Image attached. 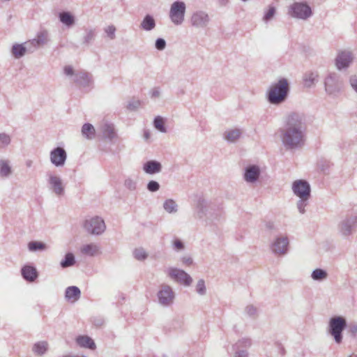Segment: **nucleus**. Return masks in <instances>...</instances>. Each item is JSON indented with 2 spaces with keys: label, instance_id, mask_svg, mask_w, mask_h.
<instances>
[{
  "label": "nucleus",
  "instance_id": "nucleus-1",
  "mask_svg": "<svg viewBox=\"0 0 357 357\" xmlns=\"http://www.w3.org/2000/svg\"><path fill=\"white\" fill-rule=\"evenodd\" d=\"M303 114H289L284 126L280 130L282 144L286 150H298L303 148L306 142V122Z\"/></svg>",
  "mask_w": 357,
  "mask_h": 357
},
{
  "label": "nucleus",
  "instance_id": "nucleus-2",
  "mask_svg": "<svg viewBox=\"0 0 357 357\" xmlns=\"http://www.w3.org/2000/svg\"><path fill=\"white\" fill-rule=\"evenodd\" d=\"M289 91V80L287 78L281 77L270 86L267 92V100L272 105H280L287 100Z\"/></svg>",
  "mask_w": 357,
  "mask_h": 357
},
{
  "label": "nucleus",
  "instance_id": "nucleus-3",
  "mask_svg": "<svg viewBox=\"0 0 357 357\" xmlns=\"http://www.w3.org/2000/svg\"><path fill=\"white\" fill-rule=\"evenodd\" d=\"M291 190L294 195L298 197L296 207L301 214L306 211L305 207L309 204L311 197V188L309 183L303 179L296 180L292 183Z\"/></svg>",
  "mask_w": 357,
  "mask_h": 357
},
{
  "label": "nucleus",
  "instance_id": "nucleus-4",
  "mask_svg": "<svg viewBox=\"0 0 357 357\" xmlns=\"http://www.w3.org/2000/svg\"><path fill=\"white\" fill-rule=\"evenodd\" d=\"M64 74L72 78V81L79 88L87 91L93 87V75L85 70L75 71L71 66H66L63 68Z\"/></svg>",
  "mask_w": 357,
  "mask_h": 357
},
{
  "label": "nucleus",
  "instance_id": "nucleus-5",
  "mask_svg": "<svg viewBox=\"0 0 357 357\" xmlns=\"http://www.w3.org/2000/svg\"><path fill=\"white\" fill-rule=\"evenodd\" d=\"M337 232L344 239L349 240L357 230V214L348 213L337 224Z\"/></svg>",
  "mask_w": 357,
  "mask_h": 357
},
{
  "label": "nucleus",
  "instance_id": "nucleus-6",
  "mask_svg": "<svg viewBox=\"0 0 357 357\" xmlns=\"http://www.w3.org/2000/svg\"><path fill=\"white\" fill-rule=\"evenodd\" d=\"M288 15L293 18L305 21L312 17V10L306 2L296 1L289 6Z\"/></svg>",
  "mask_w": 357,
  "mask_h": 357
},
{
  "label": "nucleus",
  "instance_id": "nucleus-7",
  "mask_svg": "<svg viewBox=\"0 0 357 357\" xmlns=\"http://www.w3.org/2000/svg\"><path fill=\"white\" fill-rule=\"evenodd\" d=\"M342 79L340 75L335 72L328 73L324 81L325 91L328 95H335L342 88Z\"/></svg>",
  "mask_w": 357,
  "mask_h": 357
},
{
  "label": "nucleus",
  "instance_id": "nucleus-8",
  "mask_svg": "<svg viewBox=\"0 0 357 357\" xmlns=\"http://www.w3.org/2000/svg\"><path fill=\"white\" fill-rule=\"evenodd\" d=\"M347 327V322L342 317H335L330 319L328 332L333 337L335 342L340 344L342 341V331Z\"/></svg>",
  "mask_w": 357,
  "mask_h": 357
},
{
  "label": "nucleus",
  "instance_id": "nucleus-9",
  "mask_svg": "<svg viewBox=\"0 0 357 357\" xmlns=\"http://www.w3.org/2000/svg\"><path fill=\"white\" fill-rule=\"evenodd\" d=\"M175 297L176 294L170 285L165 283L160 285L157 292V298L160 305L165 307L172 305Z\"/></svg>",
  "mask_w": 357,
  "mask_h": 357
},
{
  "label": "nucleus",
  "instance_id": "nucleus-10",
  "mask_svg": "<svg viewBox=\"0 0 357 357\" xmlns=\"http://www.w3.org/2000/svg\"><path fill=\"white\" fill-rule=\"evenodd\" d=\"M165 273L167 277L180 284L189 287L192 283V277L182 269L170 266L165 270Z\"/></svg>",
  "mask_w": 357,
  "mask_h": 357
},
{
  "label": "nucleus",
  "instance_id": "nucleus-11",
  "mask_svg": "<svg viewBox=\"0 0 357 357\" xmlns=\"http://www.w3.org/2000/svg\"><path fill=\"white\" fill-rule=\"evenodd\" d=\"M49 190L56 197H60L65 194V185L60 177L54 172H49L46 174Z\"/></svg>",
  "mask_w": 357,
  "mask_h": 357
},
{
  "label": "nucleus",
  "instance_id": "nucleus-12",
  "mask_svg": "<svg viewBox=\"0 0 357 357\" xmlns=\"http://www.w3.org/2000/svg\"><path fill=\"white\" fill-rule=\"evenodd\" d=\"M186 6L183 1H174L170 7L169 18L175 25H181L184 22Z\"/></svg>",
  "mask_w": 357,
  "mask_h": 357
},
{
  "label": "nucleus",
  "instance_id": "nucleus-13",
  "mask_svg": "<svg viewBox=\"0 0 357 357\" xmlns=\"http://www.w3.org/2000/svg\"><path fill=\"white\" fill-rule=\"evenodd\" d=\"M289 238L286 236L276 237L271 243L272 252L277 256L285 255L289 250Z\"/></svg>",
  "mask_w": 357,
  "mask_h": 357
},
{
  "label": "nucleus",
  "instance_id": "nucleus-14",
  "mask_svg": "<svg viewBox=\"0 0 357 357\" xmlns=\"http://www.w3.org/2000/svg\"><path fill=\"white\" fill-rule=\"evenodd\" d=\"M84 227L88 232L94 235L102 234L106 229L103 219L98 216L86 220Z\"/></svg>",
  "mask_w": 357,
  "mask_h": 357
},
{
  "label": "nucleus",
  "instance_id": "nucleus-15",
  "mask_svg": "<svg viewBox=\"0 0 357 357\" xmlns=\"http://www.w3.org/2000/svg\"><path fill=\"white\" fill-rule=\"evenodd\" d=\"M211 21L208 14L204 10L195 11L190 19L192 26L197 29H205Z\"/></svg>",
  "mask_w": 357,
  "mask_h": 357
},
{
  "label": "nucleus",
  "instance_id": "nucleus-16",
  "mask_svg": "<svg viewBox=\"0 0 357 357\" xmlns=\"http://www.w3.org/2000/svg\"><path fill=\"white\" fill-rule=\"evenodd\" d=\"M354 60V55L349 50L338 52L335 58V64L337 70H342L349 67Z\"/></svg>",
  "mask_w": 357,
  "mask_h": 357
},
{
  "label": "nucleus",
  "instance_id": "nucleus-17",
  "mask_svg": "<svg viewBox=\"0 0 357 357\" xmlns=\"http://www.w3.org/2000/svg\"><path fill=\"white\" fill-rule=\"evenodd\" d=\"M261 169L257 165H249L244 168L243 178L248 184L256 183L260 177Z\"/></svg>",
  "mask_w": 357,
  "mask_h": 357
},
{
  "label": "nucleus",
  "instance_id": "nucleus-18",
  "mask_svg": "<svg viewBox=\"0 0 357 357\" xmlns=\"http://www.w3.org/2000/svg\"><path fill=\"white\" fill-rule=\"evenodd\" d=\"M67 160V153L62 147H56L50 153V160L56 167H63Z\"/></svg>",
  "mask_w": 357,
  "mask_h": 357
},
{
  "label": "nucleus",
  "instance_id": "nucleus-19",
  "mask_svg": "<svg viewBox=\"0 0 357 357\" xmlns=\"http://www.w3.org/2000/svg\"><path fill=\"white\" fill-rule=\"evenodd\" d=\"M252 345V340L248 337H243L238 340L233 346L234 357H248V349Z\"/></svg>",
  "mask_w": 357,
  "mask_h": 357
},
{
  "label": "nucleus",
  "instance_id": "nucleus-20",
  "mask_svg": "<svg viewBox=\"0 0 357 357\" xmlns=\"http://www.w3.org/2000/svg\"><path fill=\"white\" fill-rule=\"evenodd\" d=\"M210 204L203 198H199L196 206V216L199 219H202L208 215Z\"/></svg>",
  "mask_w": 357,
  "mask_h": 357
},
{
  "label": "nucleus",
  "instance_id": "nucleus-21",
  "mask_svg": "<svg viewBox=\"0 0 357 357\" xmlns=\"http://www.w3.org/2000/svg\"><path fill=\"white\" fill-rule=\"evenodd\" d=\"M58 17L61 23L68 28H70L75 24V16L69 11L60 12Z\"/></svg>",
  "mask_w": 357,
  "mask_h": 357
},
{
  "label": "nucleus",
  "instance_id": "nucleus-22",
  "mask_svg": "<svg viewBox=\"0 0 357 357\" xmlns=\"http://www.w3.org/2000/svg\"><path fill=\"white\" fill-rule=\"evenodd\" d=\"M303 84L307 88L314 86L319 81V73L317 71H307L303 77Z\"/></svg>",
  "mask_w": 357,
  "mask_h": 357
},
{
  "label": "nucleus",
  "instance_id": "nucleus-23",
  "mask_svg": "<svg viewBox=\"0 0 357 357\" xmlns=\"http://www.w3.org/2000/svg\"><path fill=\"white\" fill-rule=\"evenodd\" d=\"M23 278L28 282H33L38 278L36 268L30 265H25L21 269Z\"/></svg>",
  "mask_w": 357,
  "mask_h": 357
},
{
  "label": "nucleus",
  "instance_id": "nucleus-24",
  "mask_svg": "<svg viewBox=\"0 0 357 357\" xmlns=\"http://www.w3.org/2000/svg\"><path fill=\"white\" fill-rule=\"evenodd\" d=\"M162 170V165L156 160H149L143 165V171L148 174L160 173Z\"/></svg>",
  "mask_w": 357,
  "mask_h": 357
},
{
  "label": "nucleus",
  "instance_id": "nucleus-25",
  "mask_svg": "<svg viewBox=\"0 0 357 357\" xmlns=\"http://www.w3.org/2000/svg\"><path fill=\"white\" fill-rule=\"evenodd\" d=\"M81 296L80 289L76 286H70L66 289L65 298L70 303H75L79 299Z\"/></svg>",
  "mask_w": 357,
  "mask_h": 357
},
{
  "label": "nucleus",
  "instance_id": "nucleus-26",
  "mask_svg": "<svg viewBox=\"0 0 357 357\" xmlns=\"http://www.w3.org/2000/svg\"><path fill=\"white\" fill-rule=\"evenodd\" d=\"M75 342L77 344L82 347L94 350L96 348L94 341L87 335H78Z\"/></svg>",
  "mask_w": 357,
  "mask_h": 357
},
{
  "label": "nucleus",
  "instance_id": "nucleus-27",
  "mask_svg": "<svg viewBox=\"0 0 357 357\" xmlns=\"http://www.w3.org/2000/svg\"><path fill=\"white\" fill-rule=\"evenodd\" d=\"M13 174L11 162L8 159L0 160V178H7Z\"/></svg>",
  "mask_w": 357,
  "mask_h": 357
},
{
  "label": "nucleus",
  "instance_id": "nucleus-28",
  "mask_svg": "<svg viewBox=\"0 0 357 357\" xmlns=\"http://www.w3.org/2000/svg\"><path fill=\"white\" fill-rule=\"evenodd\" d=\"M242 130L240 128H231L224 132V139L229 143L236 142L242 135Z\"/></svg>",
  "mask_w": 357,
  "mask_h": 357
},
{
  "label": "nucleus",
  "instance_id": "nucleus-29",
  "mask_svg": "<svg viewBox=\"0 0 357 357\" xmlns=\"http://www.w3.org/2000/svg\"><path fill=\"white\" fill-rule=\"evenodd\" d=\"M156 22L154 17L147 14L144 16L140 24V28L145 31H151L155 29Z\"/></svg>",
  "mask_w": 357,
  "mask_h": 357
},
{
  "label": "nucleus",
  "instance_id": "nucleus-30",
  "mask_svg": "<svg viewBox=\"0 0 357 357\" xmlns=\"http://www.w3.org/2000/svg\"><path fill=\"white\" fill-rule=\"evenodd\" d=\"M124 188L130 192H135L138 190V178L136 176H128L123 180Z\"/></svg>",
  "mask_w": 357,
  "mask_h": 357
},
{
  "label": "nucleus",
  "instance_id": "nucleus-31",
  "mask_svg": "<svg viewBox=\"0 0 357 357\" xmlns=\"http://www.w3.org/2000/svg\"><path fill=\"white\" fill-rule=\"evenodd\" d=\"M49 344L46 341H39L33 344L32 351L36 356H43L48 350Z\"/></svg>",
  "mask_w": 357,
  "mask_h": 357
},
{
  "label": "nucleus",
  "instance_id": "nucleus-32",
  "mask_svg": "<svg viewBox=\"0 0 357 357\" xmlns=\"http://www.w3.org/2000/svg\"><path fill=\"white\" fill-rule=\"evenodd\" d=\"M27 53V50L24 43L14 44L11 48V54L15 59H20Z\"/></svg>",
  "mask_w": 357,
  "mask_h": 357
},
{
  "label": "nucleus",
  "instance_id": "nucleus-33",
  "mask_svg": "<svg viewBox=\"0 0 357 357\" xmlns=\"http://www.w3.org/2000/svg\"><path fill=\"white\" fill-rule=\"evenodd\" d=\"M100 247L95 243H90L84 245L81 248L82 254L88 256H95L99 253Z\"/></svg>",
  "mask_w": 357,
  "mask_h": 357
},
{
  "label": "nucleus",
  "instance_id": "nucleus-34",
  "mask_svg": "<svg viewBox=\"0 0 357 357\" xmlns=\"http://www.w3.org/2000/svg\"><path fill=\"white\" fill-rule=\"evenodd\" d=\"M82 134L85 138L92 139L96 136V130L92 124L84 123L82 127Z\"/></svg>",
  "mask_w": 357,
  "mask_h": 357
},
{
  "label": "nucleus",
  "instance_id": "nucleus-35",
  "mask_svg": "<svg viewBox=\"0 0 357 357\" xmlns=\"http://www.w3.org/2000/svg\"><path fill=\"white\" fill-rule=\"evenodd\" d=\"M311 278L314 281L321 282L327 279L328 273L321 268H316L311 273Z\"/></svg>",
  "mask_w": 357,
  "mask_h": 357
},
{
  "label": "nucleus",
  "instance_id": "nucleus-36",
  "mask_svg": "<svg viewBox=\"0 0 357 357\" xmlns=\"http://www.w3.org/2000/svg\"><path fill=\"white\" fill-rule=\"evenodd\" d=\"M101 129H102V132L105 137L109 138L110 139L114 138L116 134H115V131H114V127L112 123H105L102 126Z\"/></svg>",
  "mask_w": 357,
  "mask_h": 357
},
{
  "label": "nucleus",
  "instance_id": "nucleus-37",
  "mask_svg": "<svg viewBox=\"0 0 357 357\" xmlns=\"http://www.w3.org/2000/svg\"><path fill=\"white\" fill-rule=\"evenodd\" d=\"M163 208L168 213H175L178 211V205L174 199H168L164 202Z\"/></svg>",
  "mask_w": 357,
  "mask_h": 357
},
{
  "label": "nucleus",
  "instance_id": "nucleus-38",
  "mask_svg": "<svg viewBox=\"0 0 357 357\" xmlns=\"http://www.w3.org/2000/svg\"><path fill=\"white\" fill-rule=\"evenodd\" d=\"M39 46H43L49 41V33L46 30L38 31L35 38Z\"/></svg>",
  "mask_w": 357,
  "mask_h": 357
},
{
  "label": "nucleus",
  "instance_id": "nucleus-39",
  "mask_svg": "<svg viewBox=\"0 0 357 357\" xmlns=\"http://www.w3.org/2000/svg\"><path fill=\"white\" fill-rule=\"evenodd\" d=\"M28 249L30 252L44 251L47 245L43 242L33 241L28 243Z\"/></svg>",
  "mask_w": 357,
  "mask_h": 357
},
{
  "label": "nucleus",
  "instance_id": "nucleus-40",
  "mask_svg": "<svg viewBox=\"0 0 357 357\" xmlns=\"http://www.w3.org/2000/svg\"><path fill=\"white\" fill-rule=\"evenodd\" d=\"M275 14H276V8H275V6L270 5V6H268V8L266 10H264L262 20L265 23H268L271 20H273V18L275 17Z\"/></svg>",
  "mask_w": 357,
  "mask_h": 357
},
{
  "label": "nucleus",
  "instance_id": "nucleus-41",
  "mask_svg": "<svg viewBox=\"0 0 357 357\" xmlns=\"http://www.w3.org/2000/svg\"><path fill=\"white\" fill-rule=\"evenodd\" d=\"M96 37V31L93 29H86L84 31L83 36V43L89 45L94 40Z\"/></svg>",
  "mask_w": 357,
  "mask_h": 357
},
{
  "label": "nucleus",
  "instance_id": "nucleus-42",
  "mask_svg": "<svg viewBox=\"0 0 357 357\" xmlns=\"http://www.w3.org/2000/svg\"><path fill=\"white\" fill-rule=\"evenodd\" d=\"M75 259L73 253L69 252L65 255L64 259L60 263L62 268H67L72 266L75 264Z\"/></svg>",
  "mask_w": 357,
  "mask_h": 357
},
{
  "label": "nucleus",
  "instance_id": "nucleus-43",
  "mask_svg": "<svg viewBox=\"0 0 357 357\" xmlns=\"http://www.w3.org/2000/svg\"><path fill=\"white\" fill-rule=\"evenodd\" d=\"M11 143V136L6 132H0V149H6Z\"/></svg>",
  "mask_w": 357,
  "mask_h": 357
},
{
  "label": "nucleus",
  "instance_id": "nucleus-44",
  "mask_svg": "<svg viewBox=\"0 0 357 357\" xmlns=\"http://www.w3.org/2000/svg\"><path fill=\"white\" fill-rule=\"evenodd\" d=\"M133 256L138 261H144L148 257V254L142 248H138L133 250Z\"/></svg>",
  "mask_w": 357,
  "mask_h": 357
},
{
  "label": "nucleus",
  "instance_id": "nucleus-45",
  "mask_svg": "<svg viewBox=\"0 0 357 357\" xmlns=\"http://www.w3.org/2000/svg\"><path fill=\"white\" fill-rule=\"evenodd\" d=\"M153 125H154V127L160 132H167L166 128L165 126L164 119L161 116H158L154 119Z\"/></svg>",
  "mask_w": 357,
  "mask_h": 357
},
{
  "label": "nucleus",
  "instance_id": "nucleus-46",
  "mask_svg": "<svg viewBox=\"0 0 357 357\" xmlns=\"http://www.w3.org/2000/svg\"><path fill=\"white\" fill-rule=\"evenodd\" d=\"M24 44L26 45V48L27 50V53H33L38 48L40 47L39 45L38 44V43L35 38L25 42Z\"/></svg>",
  "mask_w": 357,
  "mask_h": 357
},
{
  "label": "nucleus",
  "instance_id": "nucleus-47",
  "mask_svg": "<svg viewBox=\"0 0 357 357\" xmlns=\"http://www.w3.org/2000/svg\"><path fill=\"white\" fill-rule=\"evenodd\" d=\"M195 289L197 293L200 296H204L206 294V287L205 285V281L203 279L198 280Z\"/></svg>",
  "mask_w": 357,
  "mask_h": 357
},
{
  "label": "nucleus",
  "instance_id": "nucleus-48",
  "mask_svg": "<svg viewBox=\"0 0 357 357\" xmlns=\"http://www.w3.org/2000/svg\"><path fill=\"white\" fill-rule=\"evenodd\" d=\"M172 248L176 252H180L185 249V245L180 239L174 238L172 241Z\"/></svg>",
  "mask_w": 357,
  "mask_h": 357
},
{
  "label": "nucleus",
  "instance_id": "nucleus-49",
  "mask_svg": "<svg viewBox=\"0 0 357 357\" xmlns=\"http://www.w3.org/2000/svg\"><path fill=\"white\" fill-rule=\"evenodd\" d=\"M160 187L159 183L155 181H150L147 183V190L151 192H157L160 189Z\"/></svg>",
  "mask_w": 357,
  "mask_h": 357
},
{
  "label": "nucleus",
  "instance_id": "nucleus-50",
  "mask_svg": "<svg viewBox=\"0 0 357 357\" xmlns=\"http://www.w3.org/2000/svg\"><path fill=\"white\" fill-rule=\"evenodd\" d=\"M105 32L106 33L107 36L111 39L113 40L115 38V32H116V27L114 25H109L105 28Z\"/></svg>",
  "mask_w": 357,
  "mask_h": 357
},
{
  "label": "nucleus",
  "instance_id": "nucleus-51",
  "mask_svg": "<svg viewBox=\"0 0 357 357\" xmlns=\"http://www.w3.org/2000/svg\"><path fill=\"white\" fill-rule=\"evenodd\" d=\"M151 99H158L160 97L161 90L159 87H154L149 91Z\"/></svg>",
  "mask_w": 357,
  "mask_h": 357
},
{
  "label": "nucleus",
  "instance_id": "nucleus-52",
  "mask_svg": "<svg viewBox=\"0 0 357 357\" xmlns=\"http://www.w3.org/2000/svg\"><path fill=\"white\" fill-rule=\"evenodd\" d=\"M155 47L158 50H163L166 47V42L163 38H158L155 43Z\"/></svg>",
  "mask_w": 357,
  "mask_h": 357
},
{
  "label": "nucleus",
  "instance_id": "nucleus-53",
  "mask_svg": "<svg viewBox=\"0 0 357 357\" xmlns=\"http://www.w3.org/2000/svg\"><path fill=\"white\" fill-rule=\"evenodd\" d=\"M245 312L250 317H254L257 314V308L252 305H249L245 307Z\"/></svg>",
  "mask_w": 357,
  "mask_h": 357
},
{
  "label": "nucleus",
  "instance_id": "nucleus-54",
  "mask_svg": "<svg viewBox=\"0 0 357 357\" xmlns=\"http://www.w3.org/2000/svg\"><path fill=\"white\" fill-rule=\"evenodd\" d=\"M181 261L183 265L191 266L193 264V259L190 256H183L181 257Z\"/></svg>",
  "mask_w": 357,
  "mask_h": 357
},
{
  "label": "nucleus",
  "instance_id": "nucleus-55",
  "mask_svg": "<svg viewBox=\"0 0 357 357\" xmlns=\"http://www.w3.org/2000/svg\"><path fill=\"white\" fill-rule=\"evenodd\" d=\"M349 84L354 91L357 93V77L354 75L349 78Z\"/></svg>",
  "mask_w": 357,
  "mask_h": 357
},
{
  "label": "nucleus",
  "instance_id": "nucleus-56",
  "mask_svg": "<svg viewBox=\"0 0 357 357\" xmlns=\"http://www.w3.org/2000/svg\"><path fill=\"white\" fill-rule=\"evenodd\" d=\"M140 106L139 100H133L128 103V108L130 110L137 109Z\"/></svg>",
  "mask_w": 357,
  "mask_h": 357
},
{
  "label": "nucleus",
  "instance_id": "nucleus-57",
  "mask_svg": "<svg viewBox=\"0 0 357 357\" xmlns=\"http://www.w3.org/2000/svg\"><path fill=\"white\" fill-rule=\"evenodd\" d=\"M229 2V0H218V3L222 6H227Z\"/></svg>",
  "mask_w": 357,
  "mask_h": 357
},
{
  "label": "nucleus",
  "instance_id": "nucleus-58",
  "mask_svg": "<svg viewBox=\"0 0 357 357\" xmlns=\"http://www.w3.org/2000/svg\"><path fill=\"white\" fill-rule=\"evenodd\" d=\"M33 163V160H26V162H25V165H26V167H32Z\"/></svg>",
  "mask_w": 357,
  "mask_h": 357
},
{
  "label": "nucleus",
  "instance_id": "nucleus-59",
  "mask_svg": "<svg viewBox=\"0 0 357 357\" xmlns=\"http://www.w3.org/2000/svg\"><path fill=\"white\" fill-rule=\"evenodd\" d=\"M63 357H86V356H84V355H76V354H66V355H64L63 356Z\"/></svg>",
  "mask_w": 357,
  "mask_h": 357
},
{
  "label": "nucleus",
  "instance_id": "nucleus-60",
  "mask_svg": "<svg viewBox=\"0 0 357 357\" xmlns=\"http://www.w3.org/2000/svg\"><path fill=\"white\" fill-rule=\"evenodd\" d=\"M144 137L146 139H148L150 137V133L149 131H146L144 134Z\"/></svg>",
  "mask_w": 357,
  "mask_h": 357
},
{
  "label": "nucleus",
  "instance_id": "nucleus-61",
  "mask_svg": "<svg viewBox=\"0 0 357 357\" xmlns=\"http://www.w3.org/2000/svg\"><path fill=\"white\" fill-rule=\"evenodd\" d=\"M348 357H357V355L351 354V355L349 356Z\"/></svg>",
  "mask_w": 357,
  "mask_h": 357
}]
</instances>
